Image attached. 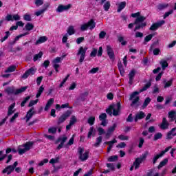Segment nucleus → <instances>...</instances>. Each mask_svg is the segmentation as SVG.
<instances>
[{"mask_svg":"<svg viewBox=\"0 0 176 176\" xmlns=\"http://www.w3.org/2000/svg\"><path fill=\"white\" fill-rule=\"evenodd\" d=\"M25 29L26 30V31H31V30H34V24H32L31 23H28L25 25Z\"/></svg>","mask_w":176,"mask_h":176,"instance_id":"obj_31","label":"nucleus"},{"mask_svg":"<svg viewBox=\"0 0 176 176\" xmlns=\"http://www.w3.org/2000/svg\"><path fill=\"white\" fill-rule=\"evenodd\" d=\"M160 65H162V68L163 71H164V69H166V68L168 67V63H167V60H162L160 61Z\"/></svg>","mask_w":176,"mask_h":176,"instance_id":"obj_32","label":"nucleus"},{"mask_svg":"<svg viewBox=\"0 0 176 176\" xmlns=\"http://www.w3.org/2000/svg\"><path fill=\"white\" fill-rule=\"evenodd\" d=\"M175 116V111H171L168 112V118L171 119V120H174Z\"/></svg>","mask_w":176,"mask_h":176,"instance_id":"obj_46","label":"nucleus"},{"mask_svg":"<svg viewBox=\"0 0 176 176\" xmlns=\"http://www.w3.org/2000/svg\"><path fill=\"white\" fill-rule=\"evenodd\" d=\"M20 19H21V17H20V15H19V14H16L12 16V21L13 20L19 21V20H20Z\"/></svg>","mask_w":176,"mask_h":176,"instance_id":"obj_64","label":"nucleus"},{"mask_svg":"<svg viewBox=\"0 0 176 176\" xmlns=\"http://www.w3.org/2000/svg\"><path fill=\"white\" fill-rule=\"evenodd\" d=\"M86 52H87V47H80L77 53V56H80L79 63H82L85 60L86 57Z\"/></svg>","mask_w":176,"mask_h":176,"instance_id":"obj_8","label":"nucleus"},{"mask_svg":"<svg viewBox=\"0 0 176 176\" xmlns=\"http://www.w3.org/2000/svg\"><path fill=\"white\" fill-rule=\"evenodd\" d=\"M118 41L119 42H120L121 45H127V41H124V38H123V36H120L118 38Z\"/></svg>","mask_w":176,"mask_h":176,"instance_id":"obj_49","label":"nucleus"},{"mask_svg":"<svg viewBox=\"0 0 176 176\" xmlns=\"http://www.w3.org/2000/svg\"><path fill=\"white\" fill-rule=\"evenodd\" d=\"M168 7V4L167 3H163V4H160L158 6V9L159 10H163V9H166V8Z\"/></svg>","mask_w":176,"mask_h":176,"instance_id":"obj_48","label":"nucleus"},{"mask_svg":"<svg viewBox=\"0 0 176 176\" xmlns=\"http://www.w3.org/2000/svg\"><path fill=\"white\" fill-rule=\"evenodd\" d=\"M119 140H120L121 141H127V140H129L128 136H126L124 135H120L118 136Z\"/></svg>","mask_w":176,"mask_h":176,"instance_id":"obj_54","label":"nucleus"},{"mask_svg":"<svg viewBox=\"0 0 176 176\" xmlns=\"http://www.w3.org/2000/svg\"><path fill=\"white\" fill-rule=\"evenodd\" d=\"M98 71H100L99 67H94L91 70H89V74H97V72H98Z\"/></svg>","mask_w":176,"mask_h":176,"instance_id":"obj_53","label":"nucleus"},{"mask_svg":"<svg viewBox=\"0 0 176 176\" xmlns=\"http://www.w3.org/2000/svg\"><path fill=\"white\" fill-rule=\"evenodd\" d=\"M67 34L68 35H74L75 34V27L71 25L67 28Z\"/></svg>","mask_w":176,"mask_h":176,"instance_id":"obj_30","label":"nucleus"},{"mask_svg":"<svg viewBox=\"0 0 176 176\" xmlns=\"http://www.w3.org/2000/svg\"><path fill=\"white\" fill-rule=\"evenodd\" d=\"M35 72H36V68L31 67L28 71L25 72V74L22 76L23 79H27L28 76H31L32 75H35Z\"/></svg>","mask_w":176,"mask_h":176,"instance_id":"obj_10","label":"nucleus"},{"mask_svg":"<svg viewBox=\"0 0 176 176\" xmlns=\"http://www.w3.org/2000/svg\"><path fill=\"white\" fill-rule=\"evenodd\" d=\"M94 133H95V131H94V128L92 126L89 129V131L88 132V138H91V136L92 135H94Z\"/></svg>","mask_w":176,"mask_h":176,"instance_id":"obj_42","label":"nucleus"},{"mask_svg":"<svg viewBox=\"0 0 176 176\" xmlns=\"http://www.w3.org/2000/svg\"><path fill=\"white\" fill-rule=\"evenodd\" d=\"M43 90H44L43 86H41L39 87L38 93L36 95V98H39V97H41V94L43 93Z\"/></svg>","mask_w":176,"mask_h":176,"instance_id":"obj_43","label":"nucleus"},{"mask_svg":"<svg viewBox=\"0 0 176 176\" xmlns=\"http://www.w3.org/2000/svg\"><path fill=\"white\" fill-rule=\"evenodd\" d=\"M141 92H140V91H136L130 95L129 100H130V101H132V103L131 104V107H133V105H135V104H137V102H138V101H140V97H138V95Z\"/></svg>","mask_w":176,"mask_h":176,"instance_id":"obj_7","label":"nucleus"},{"mask_svg":"<svg viewBox=\"0 0 176 176\" xmlns=\"http://www.w3.org/2000/svg\"><path fill=\"white\" fill-rule=\"evenodd\" d=\"M54 102V98H50L47 101V104L45 105V107L44 109L45 111H49V109H50V107H52V105H53Z\"/></svg>","mask_w":176,"mask_h":176,"instance_id":"obj_22","label":"nucleus"},{"mask_svg":"<svg viewBox=\"0 0 176 176\" xmlns=\"http://www.w3.org/2000/svg\"><path fill=\"white\" fill-rule=\"evenodd\" d=\"M126 1H122V2H120V3H118L117 6H118V9L117 12H118V13L122 12V10H123V9L126 8Z\"/></svg>","mask_w":176,"mask_h":176,"instance_id":"obj_24","label":"nucleus"},{"mask_svg":"<svg viewBox=\"0 0 176 176\" xmlns=\"http://www.w3.org/2000/svg\"><path fill=\"white\" fill-rule=\"evenodd\" d=\"M118 160V155H112L108 158V162H116Z\"/></svg>","mask_w":176,"mask_h":176,"instance_id":"obj_51","label":"nucleus"},{"mask_svg":"<svg viewBox=\"0 0 176 176\" xmlns=\"http://www.w3.org/2000/svg\"><path fill=\"white\" fill-rule=\"evenodd\" d=\"M145 116V113L142 111L138 112L135 117V122H138V120L141 119H144V117Z\"/></svg>","mask_w":176,"mask_h":176,"instance_id":"obj_20","label":"nucleus"},{"mask_svg":"<svg viewBox=\"0 0 176 176\" xmlns=\"http://www.w3.org/2000/svg\"><path fill=\"white\" fill-rule=\"evenodd\" d=\"M23 20H25L26 21H31L32 19H31V15L30 14H25L23 16Z\"/></svg>","mask_w":176,"mask_h":176,"instance_id":"obj_59","label":"nucleus"},{"mask_svg":"<svg viewBox=\"0 0 176 176\" xmlns=\"http://www.w3.org/2000/svg\"><path fill=\"white\" fill-rule=\"evenodd\" d=\"M5 91L7 94H14V87H8L5 89Z\"/></svg>","mask_w":176,"mask_h":176,"instance_id":"obj_29","label":"nucleus"},{"mask_svg":"<svg viewBox=\"0 0 176 176\" xmlns=\"http://www.w3.org/2000/svg\"><path fill=\"white\" fill-rule=\"evenodd\" d=\"M151 85L152 84L151 82H148L147 84H146L145 86L139 91L140 93H142V91L148 90V89L151 87Z\"/></svg>","mask_w":176,"mask_h":176,"instance_id":"obj_36","label":"nucleus"},{"mask_svg":"<svg viewBox=\"0 0 176 176\" xmlns=\"http://www.w3.org/2000/svg\"><path fill=\"white\" fill-rule=\"evenodd\" d=\"M167 163H168V160L167 158L164 159L163 161H162L158 165V168H162V167H164V166H166Z\"/></svg>","mask_w":176,"mask_h":176,"instance_id":"obj_33","label":"nucleus"},{"mask_svg":"<svg viewBox=\"0 0 176 176\" xmlns=\"http://www.w3.org/2000/svg\"><path fill=\"white\" fill-rule=\"evenodd\" d=\"M15 105H16V103H13L9 107L8 111V116H10V115H13V113H14V111H13V109Z\"/></svg>","mask_w":176,"mask_h":176,"instance_id":"obj_28","label":"nucleus"},{"mask_svg":"<svg viewBox=\"0 0 176 176\" xmlns=\"http://www.w3.org/2000/svg\"><path fill=\"white\" fill-rule=\"evenodd\" d=\"M107 167H108V168H109V170L110 171H115V166L113 165V164H111V163L107 164Z\"/></svg>","mask_w":176,"mask_h":176,"instance_id":"obj_52","label":"nucleus"},{"mask_svg":"<svg viewBox=\"0 0 176 176\" xmlns=\"http://www.w3.org/2000/svg\"><path fill=\"white\" fill-rule=\"evenodd\" d=\"M101 142H102V136H99L96 139V143H95L94 144V146H96V148H98V146H100V144H101Z\"/></svg>","mask_w":176,"mask_h":176,"instance_id":"obj_35","label":"nucleus"},{"mask_svg":"<svg viewBox=\"0 0 176 176\" xmlns=\"http://www.w3.org/2000/svg\"><path fill=\"white\" fill-rule=\"evenodd\" d=\"M48 133L50 134H56L57 133V128L56 127H52L48 129Z\"/></svg>","mask_w":176,"mask_h":176,"instance_id":"obj_50","label":"nucleus"},{"mask_svg":"<svg viewBox=\"0 0 176 176\" xmlns=\"http://www.w3.org/2000/svg\"><path fill=\"white\" fill-rule=\"evenodd\" d=\"M30 98H31V96H27L26 98H25L23 102L21 103V107H24V105H25V104L28 102V101L30 100Z\"/></svg>","mask_w":176,"mask_h":176,"instance_id":"obj_44","label":"nucleus"},{"mask_svg":"<svg viewBox=\"0 0 176 176\" xmlns=\"http://www.w3.org/2000/svg\"><path fill=\"white\" fill-rule=\"evenodd\" d=\"M107 52L110 60H111V61H115V52H113V50H112L111 46H107Z\"/></svg>","mask_w":176,"mask_h":176,"instance_id":"obj_12","label":"nucleus"},{"mask_svg":"<svg viewBox=\"0 0 176 176\" xmlns=\"http://www.w3.org/2000/svg\"><path fill=\"white\" fill-rule=\"evenodd\" d=\"M34 113H35V112L34 111V108L30 109L25 116V119H26V122H30V120L31 119V118H32V116H34Z\"/></svg>","mask_w":176,"mask_h":176,"instance_id":"obj_18","label":"nucleus"},{"mask_svg":"<svg viewBox=\"0 0 176 176\" xmlns=\"http://www.w3.org/2000/svg\"><path fill=\"white\" fill-rule=\"evenodd\" d=\"M105 119H107V113H103L99 116L100 120H105Z\"/></svg>","mask_w":176,"mask_h":176,"instance_id":"obj_61","label":"nucleus"},{"mask_svg":"<svg viewBox=\"0 0 176 176\" xmlns=\"http://www.w3.org/2000/svg\"><path fill=\"white\" fill-rule=\"evenodd\" d=\"M152 38H153V35L149 34L144 38V41L149 42V41H151L152 39Z\"/></svg>","mask_w":176,"mask_h":176,"instance_id":"obj_63","label":"nucleus"},{"mask_svg":"<svg viewBox=\"0 0 176 176\" xmlns=\"http://www.w3.org/2000/svg\"><path fill=\"white\" fill-rule=\"evenodd\" d=\"M107 113L109 115H113V116H118L120 112V102H117L116 104H111L106 110Z\"/></svg>","mask_w":176,"mask_h":176,"instance_id":"obj_1","label":"nucleus"},{"mask_svg":"<svg viewBox=\"0 0 176 176\" xmlns=\"http://www.w3.org/2000/svg\"><path fill=\"white\" fill-rule=\"evenodd\" d=\"M96 121V118L95 117H90L88 119V123L89 124H90V126H93V124H94V122Z\"/></svg>","mask_w":176,"mask_h":176,"instance_id":"obj_47","label":"nucleus"},{"mask_svg":"<svg viewBox=\"0 0 176 176\" xmlns=\"http://www.w3.org/2000/svg\"><path fill=\"white\" fill-rule=\"evenodd\" d=\"M146 25V23H142L140 25L135 26L134 31H137L138 30H140V28H142L143 27H145Z\"/></svg>","mask_w":176,"mask_h":176,"instance_id":"obj_56","label":"nucleus"},{"mask_svg":"<svg viewBox=\"0 0 176 176\" xmlns=\"http://www.w3.org/2000/svg\"><path fill=\"white\" fill-rule=\"evenodd\" d=\"M163 137V134L162 133H157L154 135L153 140L154 141H157V140H160Z\"/></svg>","mask_w":176,"mask_h":176,"instance_id":"obj_39","label":"nucleus"},{"mask_svg":"<svg viewBox=\"0 0 176 176\" xmlns=\"http://www.w3.org/2000/svg\"><path fill=\"white\" fill-rule=\"evenodd\" d=\"M97 56V49L93 48L92 52L90 54L91 57H96Z\"/></svg>","mask_w":176,"mask_h":176,"instance_id":"obj_60","label":"nucleus"},{"mask_svg":"<svg viewBox=\"0 0 176 176\" xmlns=\"http://www.w3.org/2000/svg\"><path fill=\"white\" fill-rule=\"evenodd\" d=\"M163 24H164V21H161L159 23H154L151 25V27L150 28V30H151V31H156V30H157V28H159V27H162V25H163Z\"/></svg>","mask_w":176,"mask_h":176,"instance_id":"obj_16","label":"nucleus"},{"mask_svg":"<svg viewBox=\"0 0 176 176\" xmlns=\"http://www.w3.org/2000/svg\"><path fill=\"white\" fill-rule=\"evenodd\" d=\"M118 126V125L116 124H113L111 126L109 127L107 129V131L106 133V138H109V137H111V135H112V133H113V131H115V130H116V127Z\"/></svg>","mask_w":176,"mask_h":176,"instance_id":"obj_13","label":"nucleus"},{"mask_svg":"<svg viewBox=\"0 0 176 176\" xmlns=\"http://www.w3.org/2000/svg\"><path fill=\"white\" fill-rule=\"evenodd\" d=\"M14 170V167H13L12 165H10L8 166H7L3 170V173H8V174H11L12 171Z\"/></svg>","mask_w":176,"mask_h":176,"instance_id":"obj_23","label":"nucleus"},{"mask_svg":"<svg viewBox=\"0 0 176 176\" xmlns=\"http://www.w3.org/2000/svg\"><path fill=\"white\" fill-rule=\"evenodd\" d=\"M170 149H171V146L166 148L165 150L161 151V153L160 154H157L156 155H155L153 157V164H155L157 162V160L160 159V157H163V156H164V154L166 152H168V151Z\"/></svg>","mask_w":176,"mask_h":176,"instance_id":"obj_9","label":"nucleus"},{"mask_svg":"<svg viewBox=\"0 0 176 176\" xmlns=\"http://www.w3.org/2000/svg\"><path fill=\"white\" fill-rule=\"evenodd\" d=\"M103 8L105 12H108L109 10V8H111V2L106 1L103 6Z\"/></svg>","mask_w":176,"mask_h":176,"instance_id":"obj_37","label":"nucleus"},{"mask_svg":"<svg viewBox=\"0 0 176 176\" xmlns=\"http://www.w3.org/2000/svg\"><path fill=\"white\" fill-rule=\"evenodd\" d=\"M16 65H11L5 70L6 74H9L11 72H14L16 71Z\"/></svg>","mask_w":176,"mask_h":176,"instance_id":"obj_27","label":"nucleus"},{"mask_svg":"<svg viewBox=\"0 0 176 176\" xmlns=\"http://www.w3.org/2000/svg\"><path fill=\"white\" fill-rule=\"evenodd\" d=\"M36 6H41L43 5V0H35Z\"/></svg>","mask_w":176,"mask_h":176,"instance_id":"obj_62","label":"nucleus"},{"mask_svg":"<svg viewBox=\"0 0 176 176\" xmlns=\"http://www.w3.org/2000/svg\"><path fill=\"white\" fill-rule=\"evenodd\" d=\"M38 101H39L38 99L35 100H31L28 104V107H34V105L38 104Z\"/></svg>","mask_w":176,"mask_h":176,"instance_id":"obj_57","label":"nucleus"},{"mask_svg":"<svg viewBox=\"0 0 176 176\" xmlns=\"http://www.w3.org/2000/svg\"><path fill=\"white\" fill-rule=\"evenodd\" d=\"M65 55L62 56L61 57H56L52 60V66L55 69L56 72L58 73V68H60V64H61V61L64 60Z\"/></svg>","mask_w":176,"mask_h":176,"instance_id":"obj_5","label":"nucleus"},{"mask_svg":"<svg viewBox=\"0 0 176 176\" xmlns=\"http://www.w3.org/2000/svg\"><path fill=\"white\" fill-rule=\"evenodd\" d=\"M135 74H137V72L135 70L132 69L129 74V85H132L134 82V76H135Z\"/></svg>","mask_w":176,"mask_h":176,"instance_id":"obj_17","label":"nucleus"},{"mask_svg":"<svg viewBox=\"0 0 176 176\" xmlns=\"http://www.w3.org/2000/svg\"><path fill=\"white\" fill-rule=\"evenodd\" d=\"M76 122H78V118H76L75 117V116H72L70 118V121H69V124L70 125L74 126V124H75V123H76Z\"/></svg>","mask_w":176,"mask_h":176,"instance_id":"obj_38","label":"nucleus"},{"mask_svg":"<svg viewBox=\"0 0 176 176\" xmlns=\"http://www.w3.org/2000/svg\"><path fill=\"white\" fill-rule=\"evenodd\" d=\"M78 152L79 153V159L81 162H85L89 159V151H85V149L80 147Z\"/></svg>","mask_w":176,"mask_h":176,"instance_id":"obj_6","label":"nucleus"},{"mask_svg":"<svg viewBox=\"0 0 176 176\" xmlns=\"http://www.w3.org/2000/svg\"><path fill=\"white\" fill-rule=\"evenodd\" d=\"M69 116H71V112H67L65 114L62 115L58 120V124H61V123L65 122V120H67V118H69Z\"/></svg>","mask_w":176,"mask_h":176,"instance_id":"obj_14","label":"nucleus"},{"mask_svg":"<svg viewBox=\"0 0 176 176\" xmlns=\"http://www.w3.org/2000/svg\"><path fill=\"white\" fill-rule=\"evenodd\" d=\"M171 85H173V79L165 82L164 87V89H167V87H170V86H171Z\"/></svg>","mask_w":176,"mask_h":176,"instance_id":"obj_55","label":"nucleus"},{"mask_svg":"<svg viewBox=\"0 0 176 176\" xmlns=\"http://www.w3.org/2000/svg\"><path fill=\"white\" fill-rule=\"evenodd\" d=\"M176 128L172 129V130L168 133L167 134V138L168 140H171L173 137H175L176 135V132H175Z\"/></svg>","mask_w":176,"mask_h":176,"instance_id":"obj_25","label":"nucleus"},{"mask_svg":"<svg viewBox=\"0 0 176 176\" xmlns=\"http://www.w3.org/2000/svg\"><path fill=\"white\" fill-rule=\"evenodd\" d=\"M42 56H43V52H40L38 54H35L33 58L34 61H38L39 58H42Z\"/></svg>","mask_w":176,"mask_h":176,"instance_id":"obj_34","label":"nucleus"},{"mask_svg":"<svg viewBox=\"0 0 176 176\" xmlns=\"http://www.w3.org/2000/svg\"><path fill=\"white\" fill-rule=\"evenodd\" d=\"M32 145H34V143L30 142H27L25 144H23L21 146H19L18 147V153L19 155H24L25 152H28L31 148H32Z\"/></svg>","mask_w":176,"mask_h":176,"instance_id":"obj_2","label":"nucleus"},{"mask_svg":"<svg viewBox=\"0 0 176 176\" xmlns=\"http://www.w3.org/2000/svg\"><path fill=\"white\" fill-rule=\"evenodd\" d=\"M49 6H50L49 3L45 4L44 5L45 8L43 9L40 10L34 13L35 16H41V14H43L49 8Z\"/></svg>","mask_w":176,"mask_h":176,"instance_id":"obj_19","label":"nucleus"},{"mask_svg":"<svg viewBox=\"0 0 176 176\" xmlns=\"http://www.w3.org/2000/svg\"><path fill=\"white\" fill-rule=\"evenodd\" d=\"M9 36H10V32H6V36L1 38V42H5V41L9 38Z\"/></svg>","mask_w":176,"mask_h":176,"instance_id":"obj_45","label":"nucleus"},{"mask_svg":"<svg viewBox=\"0 0 176 176\" xmlns=\"http://www.w3.org/2000/svg\"><path fill=\"white\" fill-rule=\"evenodd\" d=\"M145 21V17L140 16L135 19V24H138V23H142V21Z\"/></svg>","mask_w":176,"mask_h":176,"instance_id":"obj_40","label":"nucleus"},{"mask_svg":"<svg viewBox=\"0 0 176 176\" xmlns=\"http://www.w3.org/2000/svg\"><path fill=\"white\" fill-rule=\"evenodd\" d=\"M159 126L162 130H167V129H168V122H167V119H166V118L162 119V122L159 125Z\"/></svg>","mask_w":176,"mask_h":176,"instance_id":"obj_15","label":"nucleus"},{"mask_svg":"<svg viewBox=\"0 0 176 176\" xmlns=\"http://www.w3.org/2000/svg\"><path fill=\"white\" fill-rule=\"evenodd\" d=\"M98 132L99 135H102V134H105V130L102 129V127L98 128Z\"/></svg>","mask_w":176,"mask_h":176,"instance_id":"obj_58","label":"nucleus"},{"mask_svg":"<svg viewBox=\"0 0 176 176\" xmlns=\"http://www.w3.org/2000/svg\"><path fill=\"white\" fill-rule=\"evenodd\" d=\"M47 41V38L45 36H43L38 38L35 42V45H41V43H45Z\"/></svg>","mask_w":176,"mask_h":176,"instance_id":"obj_21","label":"nucleus"},{"mask_svg":"<svg viewBox=\"0 0 176 176\" xmlns=\"http://www.w3.org/2000/svg\"><path fill=\"white\" fill-rule=\"evenodd\" d=\"M148 155H149V153L148 151H146L144 154H143L142 157L136 158L135 162H133V166L135 168V170H138L140 168V164L146 159Z\"/></svg>","mask_w":176,"mask_h":176,"instance_id":"obj_4","label":"nucleus"},{"mask_svg":"<svg viewBox=\"0 0 176 176\" xmlns=\"http://www.w3.org/2000/svg\"><path fill=\"white\" fill-rule=\"evenodd\" d=\"M88 28L91 30L96 28V22L94 21V19H91L87 23H84L80 26L81 31H87Z\"/></svg>","mask_w":176,"mask_h":176,"instance_id":"obj_3","label":"nucleus"},{"mask_svg":"<svg viewBox=\"0 0 176 176\" xmlns=\"http://www.w3.org/2000/svg\"><path fill=\"white\" fill-rule=\"evenodd\" d=\"M27 87H23L20 89H15L14 95L17 96V94H21V93H24L27 90Z\"/></svg>","mask_w":176,"mask_h":176,"instance_id":"obj_26","label":"nucleus"},{"mask_svg":"<svg viewBox=\"0 0 176 176\" xmlns=\"http://www.w3.org/2000/svg\"><path fill=\"white\" fill-rule=\"evenodd\" d=\"M72 5L68 4L67 6L59 5L56 9V12L58 13H63V12H65V10H69L71 9Z\"/></svg>","mask_w":176,"mask_h":176,"instance_id":"obj_11","label":"nucleus"},{"mask_svg":"<svg viewBox=\"0 0 176 176\" xmlns=\"http://www.w3.org/2000/svg\"><path fill=\"white\" fill-rule=\"evenodd\" d=\"M151 101V100L150 99V98H146L144 100V102L143 103L142 108H146V107L149 105Z\"/></svg>","mask_w":176,"mask_h":176,"instance_id":"obj_41","label":"nucleus"}]
</instances>
